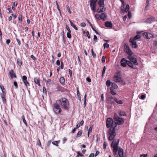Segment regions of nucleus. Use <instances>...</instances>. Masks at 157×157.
<instances>
[{
	"instance_id": "34",
	"label": "nucleus",
	"mask_w": 157,
	"mask_h": 157,
	"mask_svg": "<svg viewBox=\"0 0 157 157\" xmlns=\"http://www.w3.org/2000/svg\"><path fill=\"white\" fill-rule=\"evenodd\" d=\"M115 97H113L109 95L107 97L108 101H110L111 100L113 99L114 101V98Z\"/></svg>"
},
{
	"instance_id": "11",
	"label": "nucleus",
	"mask_w": 157,
	"mask_h": 157,
	"mask_svg": "<svg viewBox=\"0 0 157 157\" xmlns=\"http://www.w3.org/2000/svg\"><path fill=\"white\" fill-rule=\"evenodd\" d=\"M143 35L145 36L146 38L148 39H150L151 38L154 37V36L152 34L147 32H144L143 33Z\"/></svg>"
},
{
	"instance_id": "2",
	"label": "nucleus",
	"mask_w": 157,
	"mask_h": 157,
	"mask_svg": "<svg viewBox=\"0 0 157 157\" xmlns=\"http://www.w3.org/2000/svg\"><path fill=\"white\" fill-rule=\"evenodd\" d=\"M57 102L60 105L61 108L64 110L68 111L70 108V105L68 100L65 98H62L57 100Z\"/></svg>"
},
{
	"instance_id": "16",
	"label": "nucleus",
	"mask_w": 157,
	"mask_h": 157,
	"mask_svg": "<svg viewBox=\"0 0 157 157\" xmlns=\"http://www.w3.org/2000/svg\"><path fill=\"white\" fill-rule=\"evenodd\" d=\"M114 101H115L117 104H122L124 103L123 101L119 99V98H114Z\"/></svg>"
},
{
	"instance_id": "56",
	"label": "nucleus",
	"mask_w": 157,
	"mask_h": 157,
	"mask_svg": "<svg viewBox=\"0 0 157 157\" xmlns=\"http://www.w3.org/2000/svg\"><path fill=\"white\" fill-rule=\"evenodd\" d=\"M81 25L82 27H85L86 25V24L84 22H82L81 24Z\"/></svg>"
},
{
	"instance_id": "21",
	"label": "nucleus",
	"mask_w": 157,
	"mask_h": 157,
	"mask_svg": "<svg viewBox=\"0 0 157 157\" xmlns=\"http://www.w3.org/2000/svg\"><path fill=\"white\" fill-rule=\"evenodd\" d=\"M34 80L35 83L37 84L39 86H40V81L38 78H34Z\"/></svg>"
},
{
	"instance_id": "63",
	"label": "nucleus",
	"mask_w": 157,
	"mask_h": 157,
	"mask_svg": "<svg viewBox=\"0 0 157 157\" xmlns=\"http://www.w3.org/2000/svg\"><path fill=\"white\" fill-rule=\"evenodd\" d=\"M93 39H94V41H95L96 40H97L98 38H97V36L96 35H94Z\"/></svg>"
},
{
	"instance_id": "39",
	"label": "nucleus",
	"mask_w": 157,
	"mask_h": 157,
	"mask_svg": "<svg viewBox=\"0 0 157 157\" xmlns=\"http://www.w3.org/2000/svg\"><path fill=\"white\" fill-rule=\"evenodd\" d=\"M71 32H67V37L69 38H71Z\"/></svg>"
},
{
	"instance_id": "28",
	"label": "nucleus",
	"mask_w": 157,
	"mask_h": 157,
	"mask_svg": "<svg viewBox=\"0 0 157 157\" xmlns=\"http://www.w3.org/2000/svg\"><path fill=\"white\" fill-rule=\"evenodd\" d=\"M59 82L61 84H63L65 82V79L63 77H61L59 79Z\"/></svg>"
},
{
	"instance_id": "13",
	"label": "nucleus",
	"mask_w": 157,
	"mask_h": 157,
	"mask_svg": "<svg viewBox=\"0 0 157 157\" xmlns=\"http://www.w3.org/2000/svg\"><path fill=\"white\" fill-rule=\"evenodd\" d=\"M105 8H104V6H99L97 10V11L98 13L102 12L105 11Z\"/></svg>"
},
{
	"instance_id": "48",
	"label": "nucleus",
	"mask_w": 157,
	"mask_h": 157,
	"mask_svg": "<svg viewBox=\"0 0 157 157\" xmlns=\"http://www.w3.org/2000/svg\"><path fill=\"white\" fill-rule=\"evenodd\" d=\"M18 20L20 21H22V16L21 15H20L18 17Z\"/></svg>"
},
{
	"instance_id": "26",
	"label": "nucleus",
	"mask_w": 157,
	"mask_h": 157,
	"mask_svg": "<svg viewBox=\"0 0 157 157\" xmlns=\"http://www.w3.org/2000/svg\"><path fill=\"white\" fill-rule=\"evenodd\" d=\"M70 22L71 24V26H72L75 30H78L77 28L74 24L70 20Z\"/></svg>"
},
{
	"instance_id": "42",
	"label": "nucleus",
	"mask_w": 157,
	"mask_h": 157,
	"mask_svg": "<svg viewBox=\"0 0 157 157\" xmlns=\"http://www.w3.org/2000/svg\"><path fill=\"white\" fill-rule=\"evenodd\" d=\"M91 52L93 57L94 58H95L96 57V54L94 53L93 49H92L91 50Z\"/></svg>"
},
{
	"instance_id": "59",
	"label": "nucleus",
	"mask_w": 157,
	"mask_h": 157,
	"mask_svg": "<svg viewBox=\"0 0 157 157\" xmlns=\"http://www.w3.org/2000/svg\"><path fill=\"white\" fill-rule=\"evenodd\" d=\"M68 71H69V73L70 76L71 77L72 75V71H71V70H70V69H69L68 70Z\"/></svg>"
},
{
	"instance_id": "38",
	"label": "nucleus",
	"mask_w": 157,
	"mask_h": 157,
	"mask_svg": "<svg viewBox=\"0 0 157 157\" xmlns=\"http://www.w3.org/2000/svg\"><path fill=\"white\" fill-rule=\"evenodd\" d=\"M141 37V36H140V35H136L134 38H132V39H135V40H136V39H139Z\"/></svg>"
},
{
	"instance_id": "1",
	"label": "nucleus",
	"mask_w": 157,
	"mask_h": 157,
	"mask_svg": "<svg viewBox=\"0 0 157 157\" xmlns=\"http://www.w3.org/2000/svg\"><path fill=\"white\" fill-rule=\"evenodd\" d=\"M117 125L114 123L113 120L110 118L107 119L106 121V126L107 128H110L108 131V134L109 135L108 140H112L116 135L115 131L117 129Z\"/></svg>"
},
{
	"instance_id": "25",
	"label": "nucleus",
	"mask_w": 157,
	"mask_h": 157,
	"mask_svg": "<svg viewBox=\"0 0 157 157\" xmlns=\"http://www.w3.org/2000/svg\"><path fill=\"white\" fill-rule=\"evenodd\" d=\"M17 63L20 66H21L22 63V62L20 59L18 58L17 59Z\"/></svg>"
},
{
	"instance_id": "45",
	"label": "nucleus",
	"mask_w": 157,
	"mask_h": 157,
	"mask_svg": "<svg viewBox=\"0 0 157 157\" xmlns=\"http://www.w3.org/2000/svg\"><path fill=\"white\" fill-rule=\"evenodd\" d=\"M13 84L14 86L15 87V88L16 89H17L18 88V85L17 82L16 81H14L13 82Z\"/></svg>"
},
{
	"instance_id": "22",
	"label": "nucleus",
	"mask_w": 157,
	"mask_h": 157,
	"mask_svg": "<svg viewBox=\"0 0 157 157\" xmlns=\"http://www.w3.org/2000/svg\"><path fill=\"white\" fill-rule=\"evenodd\" d=\"M119 142V139H118L117 140V142H116L115 143H114V144H113V142H112L111 144V147H118V145Z\"/></svg>"
},
{
	"instance_id": "33",
	"label": "nucleus",
	"mask_w": 157,
	"mask_h": 157,
	"mask_svg": "<svg viewBox=\"0 0 157 157\" xmlns=\"http://www.w3.org/2000/svg\"><path fill=\"white\" fill-rule=\"evenodd\" d=\"M21 118L23 120V122L24 123L26 126H27V123L26 121L25 120V119L24 116L23 115H22V116Z\"/></svg>"
},
{
	"instance_id": "7",
	"label": "nucleus",
	"mask_w": 157,
	"mask_h": 157,
	"mask_svg": "<svg viewBox=\"0 0 157 157\" xmlns=\"http://www.w3.org/2000/svg\"><path fill=\"white\" fill-rule=\"evenodd\" d=\"M128 57L130 61L131 62L133 63V64H135V65H138V63L136 58L132 57L131 55H129Z\"/></svg>"
},
{
	"instance_id": "51",
	"label": "nucleus",
	"mask_w": 157,
	"mask_h": 157,
	"mask_svg": "<svg viewBox=\"0 0 157 157\" xmlns=\"http://www.w3.org/2000/svg\"><path fill=\"white\" fill-rule=\"evenodd\" d=\"M106 147V144L105 142H104L103 145V148L104 149H105Z\"/></svg>"
},
{
	"instance_id": "8",
	"label": "nucleus",
	"mask_w": 157,
	"mask_h": 157,
	"mask_svg": "<svg viewBox=\"0 0 157 157\" xmlns=\"http://www.w3.org/2000/svg\"><path fill=\"white\" fill-rule=\"evenodd\" d=\"M129 42L131 43V46L132 48H136L137 47L136 41L135 39L131 38L129 40Z\"/></svg>"
},
{
	"instance_id": "17",
	"label": "nucleus",
	"mask_w": 157,
	"mask_h": 157,
	"mask_svg": "<svg viewBox=\"0 0 157 157\" xmlns=\"http://www.w3.org/2000/svg\"><path fill=\"white\" fill-rule=\"evenodd\" d=\"M100 17L98 18V19L101 20L102 19L103 21H105L106 19V15L104 13H102L101 15H100Z\"/></svg>"
},
{
	"instance_id": "52",
	"label": "nucleus",
	"mask_w": 157,
	"mask_h": 157,
	"mask_svg": "<svg viewBox=\"0 0 157 157\" xmlns=\"http://www.w3.org/2000/svg\"><path fill=\"white\" fill-rule=\"evenodd\" d=\"M145 98H146V97L143 94V95H142L141 96L140 98L142 99H143V100Z\"/></svg>"
},
{
	"instance_id": "14",
	"label": "nucleus",
	"mask_w": 157,
	"mask_h": 157,
	"mask_svg": "<svg viewBox=\"0 0 157 157\" xmlns=\"http://www.w3.org/2000/svg\"><path fill=\"white\" fill-rule=\"evenodd\" d=\"M127 61L124 58L122 59L121 61V66L123 67H125L126 66V62Z\"/></svg>"
},
{
	"instance_id": "55",
	"label": "nucleus",
	"mask_w": 157,
	"mask_h": 157,
	"mask_svg": "<svg viewBox=\"0 0 157 157\" xmlns=\"http://www.w3.org/2000/svg\"><path fill=\"white\" fill-rule=\"evenodd\" d=\"M77 96H80V93H79V91L78 88H77Z\"/></svg>"
},
{
	"instance_id": "37",
	"label": "nucleus",
	"mask_w": 157,
	"mask_h": 157,
	"mask_svg": "<svg viewBox=\"0 0 157 157\" xmlns=\"http://www.w3.org/2000/svg\"><path fill=\"white\" fill-rule=\"evenodd\" d=\"M121 10L122 12L123 13H124L125 12V10L124 9V6H122L121 7Z\"/></svg>"
},
{
	"instance_id": "6",
	"label": "nucleus",
	"mask_w": 157,
	"mask_h": 157,
	"mask_svg": "<svg viewBox=\"0 0 157 157\" xmlns=\"http://www.w3.org/2000/svg\"><path fill=\"white\" fill-rule=\"evenodd\" d=\"M124 49L125 52L129 55H132V52L130 50L129 47L127 44H125L124 45Z\"/></svg>"
},
{
	"instance_id": "46",
	"label": "nucleus",
	"mask_w": 157,
	"mask_h": 157,
	"mask_svg": "<svg viewBox=\"0 0 157 157\" xmlns=\"http://www.w3.org/2000/svg\"><path fill=\"white\" fill-rule=\"evenodd\" d=\"M103 46L105 48L106 47L107 48H108L109 47V44L107 43H105L104 44Z\"/></svg>"
},
{
	"instance_id": "9",
	"label": "nucleus",
	"mask_w": 157,
	"mask_h": 157,
	"mask_svg": "<svg viewBox=\"0 0 157 157\" xmlns=\"http://www.w3.org/2000/svg\"><path fill=\"white\" fill-rule=\"evenodd\" d=\"M22 79L24 83L27 88V87L28 86H30L29 83L27 81V77L26 76H23L22 77Z\"/></svg>"
},
{
	"instance_id": "20",
	"label": "nucleus",
	"mask_w": 157,
	"mask_h": 157,
	"mask_svg": "<svg viewBox=\"0 0 157 157\" xmlns=\"http://www.w3.org/2000/svg\"><path fill=\"white\" fill-rule=\"evenodd\" d=\"M155 19L154 18H147L145 22L146 23H150L154 21Z\"/></svg>"
},
{
	"instance_id": "10",
	"label": "nucleus",
	"mask_w": 157,
	"mask_h": 157,
	"mask_svg": "<svg viewBox=\"0 0 157 157\" xmlns=\"http://www.w3.org/2000/svg\"><path fill=\"white\" fill-rule=\"evenodd\" d=\"M113 80L115 82H120L122 81L121 78L118 77V75L115 76L113 78Z\"/></svg>"
},
{
	"instance_id": "27",
	"label": "nucleus",
	"mask_w": 157,
	"mask_h": 157,
	"mask_svg": "<svg viewBox=\"0 0 157 157\" xmlns=\"http://www.w3.org/2000/svg\"><path fill=\"white\" fill-rule=\"evenodd\" d=\"M106 69V67L105 66H104L103 67V68L102 71V75H101L102 78H103Z\"/></svg>"
},
{
	"instance_id": "15",
	"label": "nucleus",
	"mask_w": 157,
	"mask_h": 157,
	"mask_svg": "<svg viewBox=\"0 0 157 157\" xmlns=\"http://www.w3.org/2000/svg\"><path fill=\"white\" fill-rule=\"evenodd\" d=\"M9 75L10 76V77L11 78H12L13 77L15 78H17V76L15 74L13 70L11 69V70L9 72Z\"/></svg>"
},
{
	"instance_id": "43",
	"label": "nucleus",
	"mask_w": 157,
	"mask_h": 157,
	"mask_svg": "<svg viewBox=\"0 0 157 157\" xmlns=\"http://www.w3.org/2000/svg\"><path fill=\"white\" fill-rule=\"evenodd\" d=\"M110 92L111 93V94L113 95H115L116 94V92L113 91L111 89H110Z\"/></svg>"
},
{
	"instance_id": "54",
	"label": "nucleus",
	"mask_w": 157,
	"mask_h": 157,
	"mask_svg": "<svg viewBox=\"0 0 157 157\" xmlns=\"http://www.w3.org/2000/svg\"><path fill=\"white\" fill-rule=\"evenodd\" d=\"M92 126H90L88 129V132H89V133L91 132H92Z\"/></svg>"
},
{
	"instance_id": "35",
	"label": "nucleus",
	"mask_w": 157,
	"mask_h": 157,
	"mask_svg": "<svg viewBox=\"0 0 157 157\" xmlns=\"http://www.w3.org/2000/svg\"><path fill=\"white\" fill-rule=\"evenodd\" d=\"M86 93L84 97V107L86 105Z\"/></svg>"
},
{
	"instance_id": "5",
	"label": "nucleus",
	"mask_w": 157,
	"mask_h": 157,
	"mask_svg": "<svg viewBox=\"0 0 157 157\" xmlns=\"http://www.w3.org/2000/svg\"><path fill=\"white\" fill-rule=\"evenodd\" d=\"M98 0H91L90 3L91 8L92 10L94 12L95 11L96 7V2Z\"/></svg>"
},
{
	"instance_id": "64",
	"label": "nucleus",
	"mask_w": 157,
	"mask_h": 157,
	"mask_svg": "<svg viewBox=\"0 0 157 157\" xmlns=\"http://www.w3.org/2000/svg\"><path fill=\"white\" fill-rule=\"evenodd\" d=\"M86 80L89 82H90L91 81V79L89 77H87L86 78Z\"/></svg>"
},
{
	"instance_id": "49",
	"label": "nucleus",
	"mask_w": 157,
	"mask_h": 157,
	"mask_svg": "<svg viewBox=\"0 0 157 157\" xmlns=\"http://www.w3.org/2000/svg\"><path fill=\"white\" fill-rule=\"evenodd\" d=\"M3 87V88L2 90V93H3L4 94H6V90H5V88H4V87Z\"/></svg>"
},
{
	"instance_id": "61",
	"label": "nucleus",
	"mask_w": 157,
	"mask_h": 157,
	"mask_svg": "<svg viewBox=\"0 0 157 157\" xmlns=\"http://www.w3.org/2000/svg\"><path fill=\"white\" fill-rule=\"evenodd\" d=\"M39 142L37 143V145H38L40 147H41V144L40 143V140L39 139L38 140Z\"/></svg>"
},
{
	"instance_id": "44",
	"label": "nucleus",
	"mask_w": 157,
	"mask_h": 157,
	"mask_svg": "<svg viewBox=\"0 0 157 157\" xmlns=\"http://www.w3.org/2000/svg\"><path fill=\"white\" fill-rule=\"evenodd\" d=\"M129 6L128 5H127L126 6L125 9V12H127L129 10Z\"/></svg>"
},
{
	"instance_id": "53",
	"label": "nucleus",
	"mask_w": 157,
	"mask_h": 157,
	"mask_svg": "<svg viewBox=\"0 0 157 157\" xmlns=\"http://www.w3.org/2000/svg\"><path fill=\"white\" fill-rule=\"evenodd\" d=\"M146 3H147V5L145 7V9L146 10H147V7L148 6V4H149V1L148 0H147V2H146Z\"/></svg>"
},
{
	"instance_id": "41",
	"label": "nucleus",
	"mask_w": 157,
	"mask_h": 157,
	"mask_svg": "<svg viewBox=\"0 0 157 157\" xmlns=\"http://www.w3.org/2000/svg\"><path fill=\"white\" fill-rule=\"evenodd\" d=\"M66 8L67 10H68L69 13L71 14V12L70 10V9L69 7L68 6H66Z\"/></svg>"
},
{
	"instance_id": "47",
	"label": "nucleus",
	"mask_w": 157,
	"mask_h": 157,
	"mask_svg": "<svg viewBox=\"0 0 157 157\" xmlns=\"http://www.w3.org/2000/svg\"><path fill=\"white\" fill-rule=\"evenodd\" d=\"M66 29L67 30L68 32H71V30L69 28V26L67 25H66Z\"/></svg>"
},
{
	"instance_id": "29",
	"label": "nucleus",
	"mask_w": 157,
	"mask_h": 157,
	"mask_svg": "<svg viewBox=\"0 0 157 157\" xmlns=\"http://www.w3.org/2000/svg\"><path fill=\"white\" fill-rule=\"evenodd\" d=\"M112 86L114 89H117L118 88V86L115 83H112Z\"/></svg>"
},
{
	"instance_id": "32",
	"label": "nucleus",
	"mask_w": 157,
	"mask_h": 157,
	"mask_svg": "<svg viewBox=\"0 0 157 157\" xmlns=\"http://www.w3.org/2000/svg\"><path fill=\"white\" fill-rule=\"evenodd\" d=\"M59 143V141H55L53 142L52 143L53 145H54L55 146H58V144Z\"/></svg>"
},
{
	"instance_id": "58",
	"label": "nucleus",
	"mask_w": 157,
	"mask_h": 157,
	"mask_svg": "<svg viewBox=\"0 0 157 157\" xmlns=\"http://www.w3.org/2000/svg\"><path fill=\"white\" fill-rule=\"evenodd\" d=\"M95 17L97 18L98 19V18H100V15L98 14H96L95 15Z\"/></svg>"
},
{
	"instance_id": "19",
	"label": "nucleus",
	"mask_w": 157,
	"mask_h": 157,
	"mask_svg": "<svg viewBox=\"0 0 157 157\" xmlns=\"http://www.w3.org/2000/svg\"><path fill=\"white\" fill-rule=\"evenodd\" d=\"M105 26L107 27L111 28L112 27V24L111 21H106L105 23Z\"/></svg>"
},
{
	"instance_id": "57",
	"label": "nucleus",
	"mask_w": 157,
	"mask_h": 157,
	"mask_svg": "<svg viewBox=\"0 0 157 157\" xmlns=\"http://www.w3.org/2000/svg\"><path fill=\"white\" fill-rule=\"evenodd\" d=\"M31 58H32L34 60H35L36 59V58L33 55L31 56Z\"/></svg>"
},
{
	"instance_id": "62",
	"label": "nucleus",
	"mask_w": 157,
	"mask_h": 157,
	"mask_svg": "<svg viewBox=\"0 0 157 157\" xmlns=\"http://www.w3.org/2000/svg\"><path fill=\"white\" fill-rule=\"evenodd\" d=\"M56 64L58 66L60 65V62L59 60H57L56 62Z\"/></svg>"
},
{
	"instance_id": "18",
	"label": "nucleus",
	"mask_w": 157,
	"mask_h": 157,
	"mask_svg": "<svg viewBox=\"0 0 157 157\" xmlns=\"http://www.w3.org/2000/svg\"><path fill=\"white\" fill-rule=\"evenodd\" d=\"M118 154L120 157H124V152L122 149L120 148L119 149Z\"/></svg>"
},
{
	"instance_id": "31",
	"label": "nucleus",
	"mask_w": 157,
	"mask_h": 157,
	"mask_svg": "<svg viewBox=\"0 0 157 157\" xmlns=\"http://www.w3.org/2000/svg\"><path fill=\"white\" fill-rule=\"evenodd\" d=\"M118 113L120 116H123L125 115V113L123 111H119L118 112Z\"/></svg>"
},
{
	"instance_id": "23",
	"label": "nucleus",
	"mask_w": 157,
	"mask_h": 157,
	"mask_svg": "<svg viewBox=\"0 0 157 157\" xmlns=\"http://www.w3.org/2000/svg\"><path fill=\"white\" fill-rule=\"evenodd\" d=\"M98 4L99 6H104V0H98Z\"/></svg>"
},
{
	"instance_id": "4",
	"label": "nucleus",
	"mask_w": 157,
	"mask_h": 157,
	"mask_svg": "<svg viewBox=\"0 0 157 157\" xmlns=\"http://www.w3.org/2000/svg\"><path fill=\"white\" fill-rule=\"evenodd\" d=\"M113 118L115 121V123L117 125V124H122L124 122V119L122 118H120L116 113L114 114Z\"/></svg>"
},
{
	"instance_id": "36",
	"label": "nucleus",
	"mask_w": 157,
	"mask_h": 157,
	"mask_svg": "<svg viewBox=\"0 0 157 157\" xmlns=\"http://www.w3.org/2000/svg\"><path fill=\"white\" fill-rule=\"evenodd\" d=\"M82 131H79L77 134V136H76L77 137H79L80 136L82 135Z\"/></svg>"
},
{
	"instance_id": "60",
	"label": "nucleus",
	"mask_w": 157,
	"mask_h": 157,
	"mask_svg": "<svg viewBox=\"0 0 157 157\" xmlns=\"http://www.w3.org/2000/svg\"><path fill=\"white\" fill-rule=\"evenodd\" d=\"M86 34L87 35V36L88 37V38L89 39L90 38V36L89 35V32L88 31H87L86 32Z\"/></svg>"
},
{
	"instance_id": "12",
	"label": "nucleus",
	"mask_w": 157,
	"mask_h": 157,
	"mask_svg": "<svg viewBox=\"0 0 157 157\" xmlns=\"http://www.w3.org/2000/svg\"><path fill=\"white\" fill-rule=\"evenodd\" d=\"M6 94H4L3 93H1L0 95L2 98V100L4 104L6 103V100L5 98V96Z\"/></svg>"
},
{
	"instance_id": "40",
	"label": "nucleus",
	"mask_w": 157,
	"mask_h": 157,
	"mask_svg": "<svg viewBox=\"0 0 157 157\" xmlns=\"http://www.w3.org/2000/svg\"><path fill=\"white\" fill-rule=\"evenodd\" d=\"M113 148V151L117 152L118 150V147H112Z\"/></svg>"
},
{
	"instance_id": "3",
	"label": "nucleus",
	"mask_w": 157,
	"mask_h": 157,
	"mask_svg": "<svg viewBox=\"0 0 157 157\" xmlns=\"http://www.w3.org/2000/svg\"><path fill=\"white\" fill-rule=\"evenodd\" d=\"M59 104L57 102V100L56 102L53 104L52 106V109L54 113L56 114H62V110Z\"/></svg>"
},
{
	"instance_id": "30",
	"label": "nucleus",
	"mask_w": 157,
	"mask_h": 157,
	"mask_svg": "<svg viewBox=\"0 0 157 157\" xmlns=\"http://www.w3.org/2000/svg\"><path fill=\"white\" fill-rule=\"evenodd\" d=\"M111 84V82L110 80H107L106 81V85L108 87H109Z\"/></svg>"
},
{
	"instance_id": "50",
	"label": "nucleus",
	"mask_w": 157,
	"mask_h": 157,
	"mask_svg": "<svg viewBox=\"0 0 157 157\" xmlns=\"http://www.w3.org/2000/svg\"><path fill=\"white\" fill-rule=\"evenodd\" d=\"M101 61L103 63H104L105 62V58L104 56H103L102 57V59H101Z\"/></svg>"
},
{
	"instance_id": "24",
	"label": "nucleus",
	"mask_w": 157,
	"mask_h": 157,
	"mask_svg": "<svg viewBox=\"0 0 157 157\" xmlns=\"http://www.w3.org/2000/svg\"><path fill=\"white\" fill-rule=\"evenodd\" d=\"M127 64L130 67L133 68V64L130 61H128L127 62Z\"/></svg>"
}]
</instances>
